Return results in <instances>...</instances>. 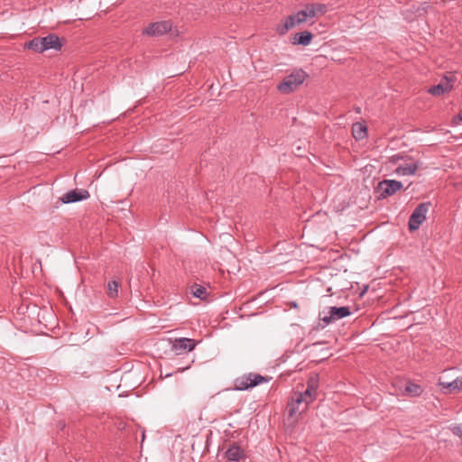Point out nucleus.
<instances>
[{"label":"nucleus","mask_w":462,"mask_h":462,"mask_svg":"<svg viewBox=\"0 0 462 462\" xmlns=\"http://www.w3.org/2000/svg\"><path fill=\"white\" fill-rule=\"evenodd\" d=\"M309 77L308 73L301 69H294L291 74L276 86L281 94L288 95L297 90Z\"/></svg>","instance_id":"1"},{"label":"nucleus","mask_w":462,"mask_h":462,"mask_svg":"<svg viewBox=\"0 0 462 462\" xmlns=\"http://www.w3.org/2000/svg\"><path fill=\"white\" fill-rule=\"evenodd\" d=\"M314 400H309L303 392H295L291 394V401L287 405V411L290 417L301 414L308 410L309 404Z\"/></svg>","instance_id":"2"},{"label":"nucleus","mask_w":462,"mask_h":462,"mask_svg":"<svg viewBox=\"0 0 462 462\" xmlns=\"http://www.w3.org/2000/svg\"><path fill=\"white\" fill-rule=\"evenodd\" d=\"M269 378L262 376L258 374L249 373L237 377L234 382V389L237 391H245L263 383H267Z\"/></svg>","instance_id":"3"},{"label":"nucleus","mask_w":462,"mask_h":462,"mask_svg":"<svg viewBox=\"0 0 462 462\" xmlns=\"http://www.w3.org/2000/svg\"><path fill=\"white\" fill-rule=\"evenodd\" d=\"M307 20L306 12L300 10L281 21V23L276 25L275 31L279 35H285L291 29L305 23Z\"/></svg>","instance_id":"4"},{"label":"nucleus","mask_w":462,"mask_h":462,"mask_svg":"<svg viewBox=\"0 0 462 462\" xmlns=\"http://www.w3.org/2000/svg\"><path fill=\"white\" fill-rule=\"evenodd\" d=\"M403 185L401 181L395 180H383L380 181L375 189V193L379 199H386L393 196L402 189Z\"/></svg>","instance_id":"5"},{"label":"nucleus","mask_w":462,"mask_h":462,"mask_svg":"<svg viewBox=\"0 0 462 462\" xmlns=\"http://www.w3.org/2000/svg\"><path fill=\"white\" fill-rule=\"evenodd\" d=\"M430 203H420L412 212L408 222L410 232L419 229L420 226L425 221Z\"/></svg>","instance_id":"6"},{"label":"nucleus","mask_w":462,"mask_h":462,"mask_svg":"<svg viewBox=\"0 0 462 462\" xmlns=\"http://www.w3.org/2000/svg\"><path fill=\"white\" fill-rule=\"evenodd\" d=\"M351 314L350 308L346 306L343 307H329L328 315H325L320 319L325 325H328L340 319L346 318Z\"/></svg>","instance_id":"7"},{"label":"nucleus","mask_w":462,"mask_h":462,"mask_svg":"<svg viewBox=\"0 0 462 462\" xmlns=\"http://www.w3.org/2000/svg\"><path fill=\"white\" fill-rule=\"evenodd\" d=\"M456 81L457 78L453 73L441 75L439 81L437 84H435V96L443 95L445 93L451 91L454 88V84Z\"/></svg>","instance_id":"8"},{"label":"nucleus","mask_w":462,"mask_h":462,"mask_svg":"<svg viewBox=\"0 0 462 462\" xmlns=\"http://www.w3.org/2000/svg\"><path fill=\"white\" fill-rule=\"evenodd\" d=\"M171 30V23L169 21H160L150 23L146 26L143 33L148 36H161Z\"/></svg>","instance_id":"9"},{"label":"nucleus","mask_w":462,"mask_h":462,"mask_svg":"<svg viewBox=\"0 0 462 462\" xmlns=\"http://www.w3.org/2000/svg\"><path fill=\"white\" fill-rule=\"evenodd\" d=\"M439 384L442 387L444 393H457L462 391V375L452 378L451 381H446L444 375L439 378Z\"/></svg>","instance_id":"10"},{"label":"nucleus","mask_w":462,"mask_h":462,"mask_svg":"<svg viewBox=\"0 0 462 462\" xmlns=\"http://www.w3.org/2000/svg\"><path fill=\"white\" fill-rule=\"evenodd\" d=\"M197 346V342L194 339L188 337H180L174 339L171 349L178 355L182 354L186 351H192Z\"/></svg>","instance_id":"11"},{"label":"nucleus","mask_w":462,"mask_h":462,"mask_svg":"<svg viewBox=\"0 0 462 462\" xmlns=\"http://www.w3.org/2000/svg\"><path fill=\"white\" fill-rule=\"evenodd\" d=\"M43 51L48 50L60 51L62 47V42L59 36L55 33H50L45 37H41Z\"/></svg>","instance_id":"12"},{"label":"nucleus","mask_w":462,"mask_h":462,"mask_svg":"<svg viewBox=\"0 0 462 462\" xmlns=\"http://www.w3.org/2000/svg\"><path fill=\"white\" fill-rule=\"evenodd\" d=\"M88 197H89V193L88 190L73 189V190H70V191L65 193L61 198V201L65 204L73 203V202H78V201L86 199Z\"/></svg>","instance_id":"13"},{"label":"nucleus","mask_w":462,"mask_h":462,"mask_svg":"<svg viewBox=\"0 0 462 462\" xmlns=\"http://www.w3.org/2000/svg\"><path fill=\"white\" fill-rule=\"evenodd\" d=\"M319 388V376L314 374L310 376L307 383V389L303 392L309 397V400H316Z\"/></svg>","instance_id":"14"},{"label":"nucleus","mask_w":462,"mask_h":462,"mask_svg":"<svg viewBox=\"0 0 462 462\" xmlns=\"http://www.w3.org/2000/svg\"><path fill=\"white\" fill-rule=\"evenodd\" d=\"M244 457V450L236 443L226 451V457L229 461H239Z\"/></svg>","instance_id":"15"},{"label":"nucleus","mask_w":462,"mask_h":462,"mask_svg":"<svg viewBox=\"0 0 462 462\" xmlns=\"http://www.w3.org/2000/svg\"><path fill=\"white\" fill-rule=\"evenodd\" d=\"M312 39L313 34L309 31H305L300 33H296L292 38V43L307 46L311 42Z\"/></svg>","instance_id":"16"},{"label":"nucleus","mask_w":462,"mask_h":462,"mask_svg":"<svg viewBox=\"0 0 462 462\" xmlns=\"http://www.w3.org/2000/svg\"><path fill=\"white\" fill-rule=\"evenodd\" d=\"M422 393V389L419 384L413 383L411 382L405 383V388L403 391V394L407 396H419Z\"/></svg>","instance_id":"17"},{"label":"nucleus","mask_w":462,"mask_h":462,"mask_svg":"<svg viewBox=\"0 0 462 462\" xmlns=\"http://www.w3.org/2000/svg\"><path fill=\"white\" fill-rule=\"evenodd\" d=\"M367 129L366 127L360 124L356 123L352 126V134L355 139L361 140L364 139L366 136Z\"/></svg>","instance_id":"18"},{"label":"nucleus","mask_w":462,"mask_h":462,"mask_svg":"<svg viewBox=\"0 0 462 462\" xmlns=\"http://www.w3.org/2000/svg\"><path fill=\"white\" fill-rule=\"evenodd\" d=\"M435 135H439L438 141L439 143L448 142L449 139L453 138L449 130L445 129L442 126H435Z\"/></svg>","instance_id":"19"},{"label":"nucleus","mask_w":462,"mask_h":462,"mask_svg":"<svg viewBox=\"0 0 462 462\" xmlns=\"http://www.w3.org/2000/svg\"><path fill=\"white\" fill-rule=\"evenodd\" d=\"M25 48H27L28 50H32L38 53L44 52L42 44V41H41V37H36V38H33L32 40L27 42L25 43Z\"/></svg>","instance_id":"20"},{"label":"nucleus","mask_w":462,"mask_h":462,"mask_svg":"<svg viewBox=\"0 0 462 462\" xmlns=\"http://www.w3.org/2000/svg\"><path fill=\"white\" fill-rule=\"evenodd\" d=\"M416 166L414 164L400 165L396 168V173L398 175H411L416 171Z\"/></svg>","instance_id":"21"},{"label":"nucleus","mask_w":462,"mask_h":462,"mask_svg":"<svg viewBox=\"0 0 462 462\" xmlns=\"http://www.w3.org/2000/svg\"><path fill=\"white\" fill-rule=\"evenodd\" d=\"M119 285L118 281H111L107 283V295L110 298L114 299L117 297Z\"/></svg>","instance_id":"22"},{"label":"nucleus","mask_w":462,"mask_h":462,"mask_svg":"<svg viewBox=\"0 0 462 462\" xmlns=\"http://www.w3.org/2000/svg\"><path fill=\"white\" fill-rule=\"evenodd\" d=\"M191 293L194 297L204 300L207 296V290L201 285L195 284L191 287Z\"/></svg>","instance_id":"23"},{"label":"nucleus","mask_w":462,"mask_h":462,"mask_svg":"<svg viewBox=\"0 0 462 462\" xmlns=\"http://www.w3.org/2000/svg\"><path fill=\"white\" fill-rule=\"evenodd\" d=\"M314 10L316 11V14H324L327 12V6L323 4H311Z\"/></svg>","instance_id":"24"},{"label":"nucleus","mask_w":462,"mask_h":462,"mask_svg":"<svg viewBox=\"0 0 462 462\" xmlns=\"http://www.w3.org/2000/svg\"><path fill=\"white\" fill-rule=\"evenodd\" d=\"M304 11L306 12L307 19L314 18L317 16L316 11L314 10L311 4L307 5Z\"/></svg>","instance_id":"25"},{"label":"nucleus","mask_w":462,"mask_h":462,"mask_svg":"<svg viewBox=\"0 0 462 462\" xmlns=\"http://www.w3.org/2000/svg\"><path fill=\"white\" fill-rule=\"evenodd\" d=\"M462 124V110L458 113L457 116H455L451 120L452 126H457Z\"/></svg>","instance_id":"26"},{"label":"nucleus","mask_w":462,"mask_h":462,"mask_svg":"<svg viewBox=\"0 0 462 462\" xmlns=\"http://www.w3.org/2000/svg\"><path fill=\"white\" fill-rule=\"evenodd\" d=\"M452 432L458 436L459 438H462V423L461 424H458V425H456L454 426L452 429H451Z\"/></svg>","instance_id":"27"},{"label":"nucleus","mask_w":462,"mask_h":462,"mask_svg":"<svg viewBox=\"0 0 462 462\" xmlns=\"http://www.w3.org/2000/svg\"><path fill=\"white\" fill-rule=\"evenodd\" d=\"M455 371H456V368L451 367V368H449V369L444 370V371H443V374H442L441 375H444V376H445L446 381H450V380L448 378V373L455 372Z\"/></svg>","instance_id":"28"},{"label":"nucleus","mask_w":462,"mask_h":462,"mask_svg":"<svg viewBox=\"0 0 462 462\" xmlns=\"http://www.w3.org/2000/svg\"><path fill=\"white\" fill-rule=\"evenodd\" d=\"M428 92L433 94V87L429 88Z\"/></svg>","instance_id":"29"},{"label":"nucleus","mask_w":462,"mask_h":462,"mask_svg":"<svg viewBox=\"0 0 462 462\" xmlns=\"http://www.w3.org/2000/svg\"><path fill=\"white\" fill-rule=\"evenodd\" d=\"M145 438V435H144V432H143V440Z\"/></svg>","instance_id":"30"}]
</instances>
